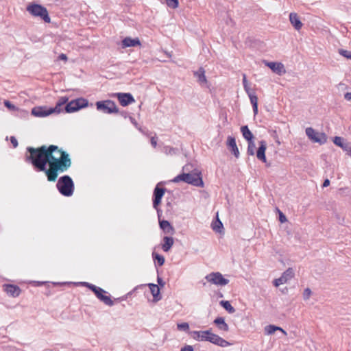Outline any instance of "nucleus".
<instances>
[{
  "label": "nucleus",
  "mask_w": 351,
  "mask_h": 351,
  "mask_svg": "<svg viewBox=\"0 0 351 351\" xmlns=\"http://www.w3.org/2000/svg\"><path fill=\"white\" fill-rule=\"evenodd\" d=\"M213 323L217 326L219 330L228 332L229 330L228 325L225 322L224 318L222 317H217Z\"/></svg>",
  "instance_id": "obj_22"
},
{
  "label": "nucleus",
  "mask_w": 351,
  "mask_h": 351,
  "mask_svg": "<svg viewBox=\"0 0 351 351\" xmlns=\"http://www.w3.org/2000/svg\"><path fill=\"white\" fill-rule=\"evenodd\" d=\"M222 226H223L222 223L220 221L219 219H217L216 224L213 226V229L215 231L219 232V228Z\"/></svg>",
  "instance_id": "obj_45"
},
{
  "label": "nucleus",
  "mask_w": 351,
  "mask_h": 351,
  "mask_svg": "<svg viewBox=\"0 0 351 351\" xmlns=\"http://www.w3.org/2000/svg\"><path fill=\"white\" fill-rule=\"evenodd\" d=\"M160 228L167 234H173L174 228L171 223L167 220H162L159 221Z\"/></svg>",
  "instance_id": "obj_24"
},
{
  "label": "nucleus",
  "mask_w": 351,
  "mask_h": 351,
  "mask_svg": "<svg viewBox=\"0 0 351 351\" xmlns=\"http://www.w3.org/2000/svg\"><path fill=\"white\" fill-rule=\"evenodd\" d=\"M220 305L223 307L229 313H234L235 312V308L230 304L229 301L221 300L220 302Z\"/></svg>",
  "instance_id": "obj_32"
},
{
  "label": "nucleus",
  "mask_w": 351,
  "mask_h": 351,
  "mask_svg": "<svg viewBox=\"0 0 351 351\" xmlns=\"http://www.w3.org/2000/svg\"><path fill=\"white\" fill-rule=\"evenodd\" d=\"M54 113L52 108L46 106H36L32 108V114L38 117H44Z\"/></svg>",
  "instance_id": "obj_12"
},
{
  "label": "nucleus",
  "mask_w": 351,
  "mask_h": 351,
  "mask_svg": "<svg viewBox=\"0 0 351 351\" xmlns=\"http://www.w3.org/2000/svg\"><path fill=\"white\" fill-rule=\"evenodd\" d=\"M116 96L122 106H127L135 101L133 96L130 93H119L116 94Z\"/></svg>",
  "instance_id": "obj_14"
},
{
  "label": "nucleus",
  "mask_w": 351,
  "mask_h": 351,
  "mask_svg": "<svg viewBox=\"0 0 351 351\" xmlns=\"http://www.w3.org/2000/svg\"><path fill=\"white\" fill-rule=\"evenodd\" d=\"M100 301L109 306L114 305V302L109 295H104V296L100 299Z\"/></svg>",
  "instance_id": "obj_34"
},
{
  "label": "nucleus",
  "mask_w": 351,
  "mask_h": 351,
  "mask_svg": "<svg viewBox=\"0 0 351 351\" xmlns=\"http://www.w3.org/2000/svg\"><path fill=\"white\" fill-rule=\"evenodd\" d=\"M243 88L247 93V94H250V93L253 92L254 90H251L248 86L247 77L245 74H243Z\"/></svg>",
  "instance_id": "obj_37"
},
{
  "label": "nucleus",
  "mask_w": 351,
  "mask_h": 351,
  "mask_svg": "<svg viewBox=\"0 0 351 351\" xmlns=\"http://www.w3.org/2000/svg\"><path fill=\"white\" fill-rule=\"evenodd\" d=\"M58 58H59L60 60H64V61H66V60H67V56H66V54H64V53H61V54L59 56Z\"/></svg>",
  "instance_id": "obj_50"
},
{
  "label": "nucleus",
  "mask_w": 351,
  "mask_h": 351,
  "mask_svg": "<svg viewBox=\"0 0 351 351\" xmlns=\"http://www.w3.org/2000/svg\"><path fill=\"white\" fill-rule=\"evenodd\" d=\"M180 351H193V348L191 346H186Z\"/></svg>",
  "instance_id": "obj_48"
},
{
  "label": "nucleus",
  "mask_w": 351,
  "mask_h": 351,
  "mask_svg": "<svg viewBox=\"0 0 351 351\" xmlns=\"http://www.w3.org/2000/svg\"><path fill=\"white\" fill-rule=\"evenodd\" d=\"M306 134L308 138L314 143L323 145L327 141V136L324 132H318L312 128L306 129Z\"/></svg>",
  "instance_id": "obj_8"
},
{
  "label": "nucleus",
  "mask_w": 351,
  "mask_h": 351,
  "mask_svg": "<svg viewBox=\"0 0 351 351\" xmlns=\"http://www.w3.org/2000/svg\"><path fill=\"white\" fill-rule=\"evenodd\" d=\"M137 45H141L140 40L138 38H131L130 37H126L122 40L123 48L135 47Z\"/></svg>",
  "instance_id": "obj_21"
},
{
  "label": "nucleus",
  "mask_w": 351,
  "mask_h": 351,
  "mask_svg": "<svg viewBox=\"0 0 351 351\" xmlns=\"http://www.w3.org/2000/svg\"><path fill=\"white\" fill-rule=\"evenodd\" d=\"M151 144L154 147H156V145H157V141H156V137H152L151 138Z\"/></svg>",
  "instance_id": "obj_49"
},
{
  "label": "nucleus",
  "mask_w": 351,
  "mask_h": 351,
  "mask_svg": "<svg viewBox=\"0 0 351 351\" xmlns=\"http://www.w3.org/2000/svg\"><path fill=\"white\" fill-rule=\"evenodd\" d=\"M153 256L154 258V260L157 261V263L159 266H162L164 265L165 258L163 256L154 253Z\"/></svg>",
  "instance_id": "obj_35"
},
{
  "label": "nucleus",
  "mask_w": 351,
  "mask_h": 351,
  "mask_svg": "<svg viewBox=\"0 0 351 351\" xmlns=\"http://www.w3.org/2000/svg\"><path fill=\"white\" fill-rule=\"evenodd\" d=\"M189 165H185L184 167H183V170H186V171H189V168H188Z\"/></svg>",
  "instance_id": "obj_58"
},
{
  "label": "nucleus",
  "mask_w": 351,
  "mask_h": 351,
  "mask_svg": "<svg viewBox=\"0 0 351 351\" xmlns=\"http://www.w3.org/2000/svg\"><path fill=\"white\" fill-rule=\"evenodd\" d=\"M190 334L191 337L197 341H207L209 330L204 331H192L190 332Z\"/></svg>",
  "instance_id": "obj_18"
},
{
  "label": "nucleus",
  "mask_w": 351,
  "mask_h": 351,
  "mask_svg": "<svg viewBox=\"0 0 351 351\" xmlns=\"http://www.w3.org/2000/svg\"><path fill=\"white\" fill-rule=\"evenodd\" d=\"M84 285H85L86 287H88L90 289V286H95L93 284L88 283V282H84Z\"/></svg>",
  "instance_id": "obj_56"
},
{
  "label": "nucleus",
  "mask_w": 351,
  "mask_h": 351,
  "mask_svg": "<svg viewBox=\"0 0 351 351\" xmlns=\"http://www.w3.org/2000/svg\"><path fill=\"white\" fill-rule=\"evenodd\" d=\"M273 283L275 287H278L280 285L285 284V282L283 281V279L281 277H280L278 278L275 279Z\"/></svg>",
  "instance_id": "obj_44"
},
{
  "label": "nucleus",
  "mask_w": 351,
  "mask_h": 351,
  "mask_svg": "<svg viewBox=\"0 0 351 351\" xmlns=\"http://www.w3.org/2000/svg\"><path fill=\"white\" fill-rule=\"evenodd\" d=\"M333 143L344 151L351 153V143L346 141L344 138L340 136H335L333 139Z\"/></svg>",
  "instance_id": "obj_15"
},
{
  "label": "nucleus",
  "mask_w": 351,
  "mask_h": 351,
  "mask_svg": "<svg viewBox=\"0 0 351 351\" xmlns=\"http://www.w3.org/2000/svg\"><path fill=\"white\" fill-rule=\"evenodd\" d=\"M294 275L295 273L293 269L289 267L282 274L280 277L283 279L285 283H286L287 281L293 278Z\"/></svg>",
  "instance_id": "obj_30"
},
{
  "label": "nucleus",
  "mask_w": 351,
  "mask_h": 351,
  "mask_svg": "<svg viewBox=\"0 0 351 351\" xmlns=\"http://www.w3.org/2000/svg\"><path fill=\"white\" fill-rule=\"evenodd\" d=\"M249 97H250V102L252 105V107L253 106H257L258 105V97L257 96L255 95V93L254 91L250 93V94H247Z\"/></svg>",
  "instance_id": "obj_36"
},
{
  "label": "nucleus",
  "mask_w": 351,
  "mask_h": 351,
  "mask_svg": "<svg viewBox=\"0 0 351 351\" xmlns=\"http://www.w3.org/2000/svg\"><path fill=\"white\" fill-rule=\"evenodd\" d=\"M10 141L14 147H16L18 146V141L14 136H11Z\"/></svg>",
  "instance_id": "obj_47"
},
{
  "label": "nucleus",
  "mask_w": 351,
  "mask_h": 351,
  "mask_svg": "<svg viewBox=\"0 0 351 351\" xmlns=\"http://www.w3.org/2000/svg\"><path fill=\"white\" fill-rule=\"evenodd\" d=\"M252 108H253V112H254V114H256L258 113V105L253 106Z\"/></svg>",
  "instance_id": "obj_55"
},
{
  "label": "nucleus",
  "mask_w": 351,
  "mask_h": 351,
  "mask_svg": "<svg viewBox=\"0 0 351 351\" xmlns=\"http://www.w3.org/2000/svg\"><path fill=\"white\" fill-rule=\"evenodd\" d=\"M4 291L12 297H17L21 293V289L18 286L13 285H4Z\"/></svg>",
  "instance_id": "obj_19"
},
{
  "label": "nucleus",
  "mask_w": 351,
  "mask_h": 351,
  "mask_svg": "<svg viewBox=\"0 0 351 351\" xmlns=\"http://www.w3.org/2000/svg\"><path fill=\"white\" fill-rule=\"evenodd\" d=\"M241 132L243 134V136L247 141H252L254 138L253 134L249 130L247 125H244L241 128Z\"/></svg>",
  "instance_id": "obj_28"
},
{
  "label": "nucleus",
  "mask_w": 351,
  "mask_h": 351,
  "mask_svg": "<svg viewBox=\"0 0 351 351\" xmlns=\"http://www.w3.org/2000/svg\"><path fill=\"white\" fill-rule=\"evenodd\" d=\"M227 145L230 149V152L234 154L236 158L239 157V151L237 147L235 138L232 136H228Z\"/></svg>",
  "instance_id": "obj_17"
},
{
  "label": "nucleus",
  "mask_w": 351,
  "mask_h": 351,
  "mask_svg": "<svg viewBox=\"0 0 351 351\" xmlns=\"http://www.w3.org/2000/svg\"><path fill=\"white\" fill-rule=\"evenodd\" d=\"M248 142V146L247 149V153L248 155L254 156L255 154L256 145L254 141H250Z\"/></svg>",
  "instance_id": "obj_33"
},
{
  "label": "nucleus",
  "mask_w": 351,
  "mask_h": 351,
  "mask_svg": "<svg viewBox=\"0 0 351 351\" xmlns=\"http://www.w3.org/2000/svg\"><path fill=\"white\" fill-rule=\"evenodd\" d=\"M265 330L267 335H271V334L274 333L276 330H280L285 335L287 334L286 332L282 328H281L280 327H278V326H274V325L267 326L265 328Z\"/></svg>",
  "instance_id": "obj_31"
},
{
  "label": "nucleus",
  "mask_w": 351,
  "mask_h": 351,
  "mask_svg": "<svg viewBox=\"0 0 351 351\" xmlns=\"http://www.w3.org/2000/svg\"><path fill=\"white\" fill-rule=\"evenodd\" d=\"M206 279L208 282L219 286H225L229 283V280L223 278L219 272L210 273L206 276Z\"/></svg>",
  "instance_id": "obj_9"
},
{
  "label": "nucleus",
  "mask_w": 351,
  "mask_h": 351,
  "mask_svg": "<svg viewBox=\"0 0 351 351\" xmlns=\"http://www.w3.org/2000/svg\"><path fill=\"white\" fill-rule=\"evenodd\" d=\"M88 101L87 99L80 97L76 99L72 100L66 104L64 107L65 112L67 113L74 112L80 110L81 108H85L88 106Z\"/></svg>",
  "instance_id": "obj_6"
},
{
  "label": "nucleus",
  "mask_w": 351,
  "mask_h": 351,
  "mask_svg": "<svg viewBox=\"0 0 351 351\" xmlns=\"http://www.w3.org/2000/svg\"><path fill=\"white\" fill-rule=\"evenodd\" d=\"M165 152L166 153H171V152H174V149L171 147H167L165 148Z\"/></svg>",
  "instance_id": "obj_54"
},
{
  "label": "nucleus",
  "mask_w": 351,
  "mask_h": 351,
  "mask_svg": "<svg viewBox=\"0 0 351 351\" xmlns=\"http://www.w3.org/2000/svg\"><path fill=\"white\" fill-rule=\"evenodd\" d=\"M120 114H121L122 116H123L124 117H126V116H127V113H126L125 112H123H123H120Z\"/></svg>",
  "instance_id": "obj_57"
},
{
  "label": "nucleus",
  "mask_w": 351,
  "mask_h": 351,
  "mask_svg": "<svg viewBox=\"0 0 351 351\" xmlns=\"http://www.w3.org/2000/svg\"><path fill=\"white\" fill-rule=\"evenodd\" d=\"M67 97H61L57 102L55 107L52 108L54 113H60L62 111V106L65 105L68 102Z\"/></svg>",
  "instance_id": "obj_26"
},
{
  "label": "nucleus",
  "mask_w": 351,
  "mask_h": 351,
  "mask_svg": "<svg viewBox=\"0 0 351 351\" xmlns=\"http://www.w3.org/2000/svg\"><path fill=\"white\" fill-rule=\"evenodd\" d=\"M339 53L343 56L351 60V52L344 49H340Z\"/></svg>",
  "instance_id": "obj_42"
},
{
  "label": "nucleus",
  "mask_w": 351,
  "mask_h": 351,
  "mask_svg": "<svg viewBox=\"0 0 351 351\" xmlns=\"http://www.w3.org/2000/svg\"><path fill=\"white\" fill-rule=\"evenodd\" d=\"M149 287L150 291L154 297V300L156 302H158L161 300V296L160 295V288L158 285L155 284H149Z\"/></svg>",
  "instance_id": "obj_25"
},
{
  "label": "nucleus",
  "mask_w": 351,
  "mask_h": 351,
  "mask_svg": "<svg viewBox=\"0 0 351 351\" xmlns=\"http://www.w3.org/2000/svg\"><path fill=\"white\" fill-rule=\"evenodd\" d=\"M344 97L346 100L350 101L351 100V93H346L344 95Z\"/></svg>",
  "instance_id": "obj_51"
},
{
  "label": "nucleus",
  "mask_w": 351,
  "mask_h": 351,
  "mask_svg": "<svg viewBox=\"0 0 351 351\" xmlns=\"http://www.w3.org/2000/svg\"><path fill=\"white\" fill-rule=\"evenodd\" d=\"M90 290H91L96 297L100 300L105 293H108L107 291L97 286H90Z\"/></svg>",
  "instance_id": "obj_29"
},
{
  "label": "nucleus",
  "mask_w": 351,
  "mask_h": 351,
  "mask_svg": "<svg viewBox=\"0 0 351 351\" xmlns=\"http://www.w3.org/2000/svg\"><path fill=\"white\" fill-rule=\"evenodd\" d=\"M289 21L291 25L296 30H300L302 27V23L300 20L298 15L295 12H291L289 14Z\"/></svg>",
  "instance_id": "obj_20"
},
{
  "label": "nucleus",
  "mask_w": 351,
  "mask_h": 351,
  "mask_svg": "<svg viewBox=\"0 0 351 351\" xmlns=\"http://www.w3.org/2000/svg\"><path fill=\"white\" fill-rule=\"evenodd\" d=\"M177 328L179 330H183L185 332H189V325L186 322L178 324Z\"/></svg>",
  "instance_id": "obj_38"
},
{
  "label": "nucleus",
  "mask_w": 351,
  "mask_h": 351,
  "mask_svg": "<svg viewBox=\"0 0 351 351\" xmlns=\"http://www.w3.org/2000/svg\"><path fill=\"white\" fill-rule=\"evenodd\" d=\"M194 75L197 78V81L200 85L203 86L207 84V80L205 75V71L202 67L194 72Z\"/></svg>",
  "instance_id": "obj_23"
},
{
  "label": "nucleus",
  "mask_w": 351,
  "mask_h": 351,
  "mask_svg": "<svg viewBox=\"0 0 351 351\" xmlns=\"http://www.w3.org/2000/svg\"><path fill=\"white\" fill-rule=\"evenodd\" d=\"M56 187L64 196H71L74 191V183L69 176L65 175L60 177L56 184Z\"/></svg>",
  "instance_id": "obj_4"
},
{
  "label": "nucleus",
  "mask_w": 351,
  "mask_h": 351,
  "mask_svg": "<svg viewBox=\"0 0 351 351\" xmlns=\"http://www.w3.org/2000/svg\"><path fill=\"white\" fill-rule=\"evenodd\" d=\"M56 152L60 153V157L57 158L52 154L49 162V169H47L45 173L49 182H55L57 180L58 173L67 171L71 166V160L66 152L60 148Z\"/></svg>",
  "instance_id": "obj_2"
},
{
  "label": "nucleus",
  "mask_w": 351,
  "mask_h": 351,
  "mask_svg": "<svg viewBox=\"0 0 351 351\" xmlns=\"http://www.w3.org/2000/svg\"><path fill=\"white\" fill-rule=\"evenodd\" d=\"M265 65L267 66L274 73L282 75L286 73L285 66L281 62H266Z\"/></svg>",
  "instance_id": "obj_13"
},
{
  "label": "nucleus",
  "mask_w": 351,
  "mask_h": 351,
  "mask_svg": "<svg viewBox=\"0 0 351 351\" xmlns=\"http://www.w3.org/2000/svg\"><path fill=\"white\" fill-rule=\"evenodd\" d=\"M311 295V290L309 288H306L304 289L303 293V298L304 300H307L309 299Z\"/></svg>",
  "instance_id": "obj_41"
},
{
  "label": "nucleus",
  "mask_w": 351,
  "mask_h": 351,
  "mask_svg": "<svg viewBox=\"0 0 351 351\" xmlns=\"http://www.w3.org/2000/svg\"><path fill=\"white\" fill-rule=\"evenodd\" d=\"M97 109L106 114L118 113L119 108L115 103L111 100L100 101L96 102Z\"/></svg>",
  "instance_id": "obj_7"
},
{
  "label": "nucleus",
  "mask_w": 351,
  "mask_h": 351,
  "mask_svg": "<svg viewBox=\"0 0 351 351\" xmlns=\"http://www.w3.org/2000/svg\"><path fill=\"white\" fill-rule=\"evenodd\" d=\"M180 181L184 182L187 184H191L195 186H204V182L201 176V173H183L176 176L172 182L177 183Z\"/></svg>",
  "instance_id": "obj_3"
},
{
  "label": "nucleus",
  "mask_w": 351,
  "mask_h": 351,
  "mask_svg": "<svg viewBox=\"0 0 351 351\" xmlns=\"http://www.w3.org/2000/svg\"><path fill=\"white\" fill-rule=\"evenodd\" d=\"M207 341H209L213 344L219 346L220 347H227L230 345V343L223 339L219 335L214 334L211 332V329H209V335H208Z\"/></svg>",
  "instance_id": "obj_11"
},
{
  "label": "nucleus",
  "mask_w": 351,
  "mask_h": 351,
  "mask_svg": "<svg viewBox=\"0 0 351 351\" xmlns=\"http://www.w3.org/2000/svg\"><path fill=\"white\" fill-rule=\"evenodd\" d=\"M279 211V220L281 223H284L287 221L286 216L280 210Z\"/></svg>",
  "instance_id": "obj_46"
},
{
  "label": "nucleus",
  "mask_w": 351,
  "mask_h": 351,
  "mask_svg": "<svg viewBox=\"0 0 351 351\" xmlns=\"http://www.w3.org/2000/svg\"><path fill=\"white\" fill-rule=\"evenodd\" d=\"M160 183H158L154 190L153 193V207L159 213V205L161 203V199L165 195L166 191L165 188L160 187Z\"/></svg>",
  "instance_id": "obj_10"
},
{
  "label": "nucleus",
  "mask_w": 351,
  "mask_h": 351,
  "mask_svg": "<svg viewBox=\"0 0 351 351\" xmlns=\"http://www.w3.org/2000/svg\"><path fill=\"white\" fill-rule=\"evenodd\" d=\"M163 244L162 245V249L164 252H168L171 248L174 243V240L173 237H165L163 238Z\"/></svg>",
  "instance_id": "obj_27"
},
{
  "label": "nucleus",
  "mask_w": 351,
  "mask_h": 351,
  "mask_svg": "<svg viewBox=\"0 0 351 351\" xmlns=\"http://www.w3.org/2000/svg\"><path fill=\"white\" fill-rule=\"evenodd\" d=\"M167 5L171 8H176L178 7V0H165Z\"/></svg>",
  "instance_id": "obj_39"
},
{
  "label": "nucleus",
  "mask_w": 351,
  "mask_h": 351,
  "mask_svg": "<svg viewBox=\"0 0 351 351\" xmlns=\"http://www.w3.org/2000/svg\"><path fill=\"white\" fill-rule=\"evenodd\" d=\"M267 149V143L265 141L259 142V147L256 152L257 158L263 162H266L265 151Z\"/></svg>",
  "instance_id": "obj_16"
},
{
  "label": "nucleus",
  "mask_w": 351,
  "mask_h": 351,
  "mask_svg": "<svg viewBox=\"0 0 351 351\" xmlns=\"http://www.w3.org/2000/svg\"><path fill=\"white\" fill-rule=\"evenodd\" d=\"M4 105L11 111L17 110V108L8 100L4 101Z\"/></svg>",
  "instance_id": "obj_40"
},
{
  "label": "nucleus",
  "mask_w": 351,
  "mask_h": 351,
  "mask_svg": "<svg viewBox=\"0 0 351 351\" xmlns=\"http://www.w3.org/2000/svg\"><path fill=\"white\" fill-rule=\"evenodd\" d=\"M335 217L338 223L343 224V223H344V217L341 216L340 214H339L337 213H335Z\"/></svg>",
  "instance_id": "obj_43"
},
{
  "label": "nucleus",
  "mask_w": 351,
  "mask_h": 351,
  "mask_svg": "<svg viewBox=\"0 0 351 351\" xmlns=\"http://www.w3.org/2000/svg\"><path fill=\"white\" fill-rule=\"evenodd\" d=\"M56 150H59V147L53 145L48 147L42 145L37 148L27 147V152L29 154L25 156V161L31 163L37 171L45 173L46 166L49 165L52 154Z\"/></svg>",
  "instance_id": "obj_1"
},
{
  "label": "nucleus",
  "mask_w": 351,
  "mask_h": 351,
  "mask_svg": "<svg viewBox=\"0 0 351 351\" xmlns=\"http://www.w3.org/2000/svg\"><path fill=\"white\" fill-rule=\"evenodd\" d=\"M27 11L33 16L40 17L45 23L51 21L47 8L42 5L30 3L27 6Z\"/></svg>",
  "instance_id": "obj_5"
},
{
  "label": "nucleus",
  "mask_w": 351,
  "mask_h": 351,
  "mask_svg": "<svg viewBox=\"0 0 351 351\" xmlns=\"http://www.w3.org/2000/svg\"><path fill=\"white\" fill-rule=\"evenodd\" d=\"M329 184H330V180L328 179H326L324 181L322 186L323 187H327L328 186H329Z\"/></svg>",
  "instance_id": "obj_53"
},
{
  "label": "nucleus",
  "mask_w": 351,
  "mask_h": 351,
  "mask_svg": "<svg viewBox=\"0 0 351 351\" xmlns=\"http://www.w3.org/2000/svg\"><path fill=\"white\" fill-rule=\"evenodd\" d=\"M276 143L280 145V142L278 141V140H276Z\"/></svg>",
  "instance_id": "obj_59"
},
{
  "label": "nucleus",
  "mask_w": 351,
  "mask_h": 351,
  "mask_svg": "<svg viewBox=\"0 0 351 351\" xmlns=\"http://www.w3.org/2000/svg\"><path fill=\"white\" fill-rule=\"evenodd\" d=\"M157 281H158V285L160 286H161V287H164L165 286V282H163L162 278H158Z\"/></svg>",
  "instance_id": "obj_52"
}]
</instances>
